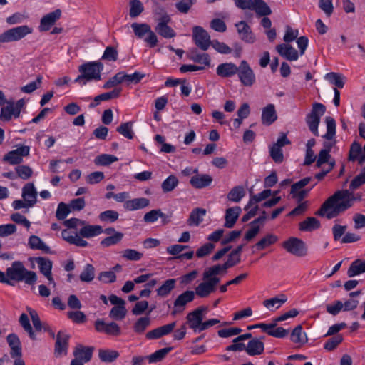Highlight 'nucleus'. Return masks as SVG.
<instances>
[{
  "label": "nucleus",
  "instance_id": "2f4dec72",
  "mask_svg": "<svg viewBox=\"0 0 365 365\" xmlns=\"http://www.w3.org/2000/svg\"><path fill=\"white\" fill-rule=\"evenodd\" d=\"M79 235L82 237L90 238L103 233V227L101 225H85L79 230Z\"/></svg>",
  "mask_w": 365,
  "mask_h": 365
},
{
  "label": "nucleus",
  "instance_id": "864d4df0",
  "mask_svg": "<svg viewBox=\"0 0 365 365\" xmlns=\"http://www.w3.org/2000/svg\"><path fill=\"white\" fill-rule=\"evenodd\" d=\"M118 160V158L113 155L101 154L96 157L94 163L96 165L108 166Z\"/></svg>",
  "mask_w": 365,
  "mask_h": 365
},
{
  "label": "nucleus",
  "instance_id": "a211bd4d",
  "mask_svg": "<svg viewBox=\"0 0 365 365\" xmlns=\"http://www.w3.org/2000/svg\"><path fill=\"white\" fill-rule=\"evenodd\" d=\"M207 309L205 307H200L187 316V322L195 332H197L203 319V312Z\"/></svg>",
  "mask_w": 365,
  "mask_h": 365
},
{
  "label": "nucleus",
  "instance_id": "39448f33",
  "mask_svg": "<svg viewBox=\"0 0 365 365\" xmlns=\"http://www.w3.org/2000/svg\"><path fill=\"white\" fill-rule=\"evenodd\" d=\"M228 351H245L250 356L260 355L264 352V344L260 339L253 338L248 341L247 346L245 344H233L226 347Z\"/></svg>",
  "mask_w": 365,
  "mask_h": 365
},
{
  "label": "nucleus",
  "instance_id": "f257e3e1",
  "mask_svg": "<svg viewBox=\"0 0 365 365\" xmlns=\"http://www.w3.org/2000/svg\"><path fill=\"white\" fill-rule=\"evenodd\" d=\"M356 198L349 190H337L328 197L315 212V215L330 220L339 216L341 213L351 207Z\"/></svg>",
  "mask_w": 365,
  "mask_h": 365
},
{
  "label": "nucleus",
  "instance_id": "cd10ccee",
  "mask_svg": "<svg viewBox=\"0 0 365 365\" xmlns=\"http://www.w3.org/2000/svg\"><path fill=\"white\" fill-rule=\"evenodd\" d=\"M149 205L150 200L148 198L139 197L126 200L124 203V208L127 210L133 211L145 208Z\"/></svg>",
  "mask_w": 365,
  "mask_h": 365
},
{
  "label": "nucleus",
  "instance_id": "f3484780",
  "mask_svg": "<svg viewBox=\"0 0 365 365\" xmlns=\"http://www.w3.org/2000/svg\"><path fill=\"white\" fill-rule=\"evenodd\" d=\"M194 299L195 292L192 290H187L178 295L173 303L175 310L172 312V314L175 315L177 312H182L186 304L192 302Z\"/></svg>",
  "mask_w": 365,
  "mask_h": 365
},
{
  "label": "nucleus",
  "instance_id": "c756f323",
  "mask_svg": "<svg viewBox=\"0 0 365 365\" xmlns=\"http://www.w3.org/2000/svg\"><path fill=\"white\" fill-rule=\"evenodd\" d=\"M188 58L192 61L204 64L205 66H210V57L207 53H200L198 52L197 48H191L187 53Z\"/></svg>",
  "mask_w": 365,
  "mask_h": 365
},
{
  "label": "nucleus",
  "instance_id": "20e7f679",
  "mask_svg": "<svg viewBox=\"0 0 365 365\" xmlns=\"http://www.w3.org/2000/svg\"><path fill=\"white\" fill-rule=\"evenodd\" d=\"M155 13L160 15L155 27V32L165 38H172L176 36V32L168 24L171 21L170 16L163 7H158Z\"/></svg>",
  "mask_w": 365,
  "mask_h": 365
},
{
  "label": "nucleus",
  "instance_id": "1a4fd4ad",
  "mask_svg": "<svg viewBox=\"0 0 365 365\" xmlns=\"http://www.w3.org/2000/svg\"><path fill=\"white\" fill-rule=\"evenodd\" d=\"M282 247L288 252L297 257H304L307 254V247L305 242L297 237H289L282 243Z\"/></svg>",
  "mask_w": 365,
  "mask_h": 365
},
{
  "label": "nucleus",
  "instance_id": "6e6552de",
  "mask_svg": "<svg viewBox=\"0 0 365 365\" xmlns=\"http://www.w3.org/2000/svg\"><path fill=\"white\" fill-rule=\"evenodd\" d=\"M32 29L27 25H22L9 29L0 34V43L17 41L32 33Z\"/></svg>",
  "mask_w": 365,
  "mask_h": 365
},
{
  "label": "nucleus",
  "instance_id": "ea45409f",
  "mask_svg": "<svg viewBox=\"0 0 365 365\" xmlns=\"http://www.w3.org/2000/svg\"><path fill=\"white\" fill-rule=\"evenodd\" d=\"M278 237L272 233L266 235L259 242L255 244V247L258 250H263L266 247L275 244L278 241Z\"/></svg>",
  "mask_w": 365,
  "mask_h": 365
},
{
  "label": "nucleus",
  "instance_id": "393cba45",
  "mask_svg": "<svg viewBox=\"0 0 365 365\" xmlns=\"http://www.w3.org/2000/svg\"><path fill=\"white\" fill-rule=\"evenodd\" d=\"M277 119L275 107L273 104H268L262 109V123L265 125H272Z\"/></svg>",
  "mask_w": 365,
  "mask_h": 365
},
{
  "label": "nucleus",
  "instance_id": "bf43d9fd",
  "mask_svg": "<svg viewBox=\"0 0 365 365\" xmlns=\"http://www.w3.org/2000/svg\"><path fill=\"white\" fill-rule=\"evenodd\" d=\"M118 58V51L113 46H107L101 56V60L115 62Z\"/></svg>",
  "mask_w": 365,
  "mask_h": 365
},
{
  "label": "nucleus",
  "instance_id": "37998d69",
  "mask_svg": "<svg viewBox=\"0 0 365 365\" xmlns=\"http://www.w3.org/2000/svg\"><path fill=\"white\" fill-rule=\"evenodd\" d=\"M245 195V191L242 186H235L228 192L227 198L228 200L239 202Z\"/></svg>",
  "mask_w": 365,
  "mask_h": 365
},
{
  "label": "nucleus",
  "instance_id": "49530a36",
  "mask_svg": "<svg viewBox=\"0 0 365 365\" xmlns=\"http://www.w3.org/2000/svg\"><path fill=\"white\" fill-rule=\"evenodd\" d=\"M6 106H4L1 109L0 119L4 121H9L11 119L12 116L15 117V110L14 109V102L6 101Z\"/></svg>",
  "mask_w": 365,
  "mask_h": 365
},
{
  "label": "nucleus",
  "instance_id": "dca6fc26",
  "mask_svg": "<svg viewBox=\"0 0 365 365\" xmlns=\"http://www.w3.org/2000/svg\"><path fill=\"white\" fill-rule=\"evenodd\" d=\"M61 16V10L59 9H57L55 11L46 14L41 18L40 21V25L38 27L39 31H49L51 27L56 23V21L60 19Z\"/></svg>",
  "mask_w": 365,
  "mask_h": 365
},
{
  "label": "nucleus",
  "instance_id": "774afa93",
  "mask_svg": "<svg viewBox=\"0 0 365 365\" xmlns=\"http://www.w3.org/2000/svg\"><path fill=\"white\" fill-rule=\"evenodd\" d=\"M17 177L28 180L32 176L33 170L29 165H18L15 168Z\"/></svg>",
  "mask_w": 365,
  "mask_h": 365
},
{
  "label": "nucleus",
  "instance_id": "9b49d317",
  "mask_svg": "<svg viewBox=\"0 0 365 365\" xmlns=\"http://www.w3.org/2000/svg\"><path fill=\"white\" fill-rule=\"evenodd\" d=\"M237 72L241 83L245 86H252L256 81L255 74L245 60H242Z\"/></svg>",
  "mask_w": 365,
  "mask_h": 365
},
{
  "label": "nucleus",
  "instance_id": "4d7b16f0",
  "mask_svg": "<svg viewBox=\"0 0 365 365\" xmlns=\"http://www.w3.org/2000/svg\"><path fill=\"white\" fill-rule=\"evenodd\" d=\"M129 15L131 18L138 16L144 10L143 5L140 0H130Z\"/></svg>",
  "mask_w": 365,
  "mask_h": 365
},
{
  "label": "nucleus",
  "instance_id": "72a5a7b5",
  "mask_svg": "<svg viewBox=\"0 0 365 365\" xmlns=\"http://www.w3.org/2000/svg\"><path fill=\"white\" fill-rule=\"evenodd\" d=\"M252 10L255 11L259 17L269 16L272 14L270 7L264 0H254Z\"/></svg>",
  "mask_w": 365,
  "mask_h": 365
},
{
  "label": "nucleus",
  "instance_id": "e2e57ef3",
  "mask_svg": "<svg viewBox=\"0 0 365 365\" xmlns=\"http://www.w3.org/2000/svg\"><path fill=\"white\" fill-rule=\"evenodd\" d=\"M302 326L301 324L297 325L291 332L290 339L294 343H302L304 344L307 341L306 334L304 333L305 338L302 336Z\"/></svg>",
  "mask_w": 365,
  "mask_h": 365
},
{
  "label": "nucleus",
  "instance_id": "4468645a",
  "mask_svg": "<svg viewBox=\"0 0 365 365\" xmlns=\"http://www.w3.org/2000/svg\"><path fill=\"white\" fill-rule=\"evenodd\" d=\"M235 26L241 41L248 44H252L256 41L255 35L245 21H240L236 23Z\"/></svg>",
  "mask_w": 365,
  "mask_h": 365
},
{
  "label": "nucleus",
  "instance_id": "ddd939ff",
  "mask_svg": "<svg viewBox=\"0 0 365 365\" xmlns=\"http://www.w3.org/2000/svg\"><path fill=\"white\" fill-rule=\"evenodd\" d=\"M95 329L97 331L104 333L112 336H118L121 334L120 327L114 322L106 323L103 319H98L95 322Z\"/></svg>",
  "mask_w": 365,
  "mask_h": 365
},
{
  "label": "nucleus",
  "instance_id": "680f3d73",
  "mask_svg": "<svg viewBox=\"0 0 365 365\" xmlns=\"http://www.w3.org/2000/svg\"><path fill=\"white\" fill-rule=\"evenodd\" d=\"M95 277V269L91 264H87L80 274V279L82 282H90Z\"/></svg>",
  "mask_w": 365,
  "mask_h": 365
},
{
  "label": "nucleus",
  "instance_id": "4be33fe9",
  "mask_svg": "<svg viewBox=\"0 0 365 365\" xmlns=\"http://www.w3.org/2000/svg\"><path fill=\"white\" fill-rule=\"evenodd\" d=\"M213 179L208 174H202L192 176L190 180V185L196 189H202L211 185Z\"/></svg>",
  "mask_w": 365,
  "mask_h": 365
},
{
  "label": "nucleus",
  "instance_id": "7ed1b4c3",
  "mask_svg": "<svg viewBox=\"0 0 365 365\" xmlns=\"http://www.w3.org/2000/svg\"><path fill=\"white\" fill-rule=\"evenodd\" d=\"M6 274L10 280V283L24 281L29 285H34L37 280L36 274L33 271L26 269L20 261L14 262L11 266L6 269Z\"/></svg>",
  "mask_w": 365,
  "mask_h": 365
},
{
  "label": "nucleus",
  "instance_id": "09e8293b",
  "mask_svg": "<svg viewBox=\"0 0 365 365\" xmlns=\"http://www.w3.org/2000/svg\"><path fill=\"white\" fill-rule=\"evenodd\" d=\"M172 349L173 347H166L155 351L150 356H147L149 363H157L161 361Z\"/></svg>",
  "mask_w": 365,
  "mask_h": 365
},
{
  "label": "nucleus",
  "instance_id": "79ce46f5",
  "mask_svg": "<svg viewBox=\"0 0 365 365\" xmlns=\"http://www.w3.org/2000/svg\"><path fill=\"white\" fill-rule=\"evenodd\" d=\"M325 123L327 125V133L322 137L326 140H331L336 135V121L332 117L327 116L325 118Z\"/></svg>",
  "mask_w": 365,
  "mask_h": 365
},
{
  "label": "nucleus",
  "instance_id": "de8ad7c7",
  "mask_svg": "<svg viewBox=\"0 0 365 365\" xmlns=\"http://www.w3.org/2000/svg\"><path fill=\"white\" fill-rule=\"evenodd\" d=\"M19 323L24 328V331L29 334L30 339L32 340H36V334L33 330V328L30 324L29 317L26 314L23 313L21 314L19 317Z\"/></svg>",
  "mask_w": 365,
  "mask_h": 365
},
{
  "label": "nucleus",
  "instance_id": "f8f14e48",
  "mask_svg": "<svg viewBox=\"0 0 365 365\" xmlns=\"http://www.w3.org/2000/svg\"><path fill=\"white\" fill-rule=\"evenodd\" d=\"M30 148L27 145H21L16 150L9 151L6 154L3 160L11 165H19L23 161V157L29 155Z\"/></svg>",
  "mask_w": 365,
  "mask_h": 365
},
{
  "label": "nucleus",
  "instance_id": "0eeeda50",
  "mask_svg": "<svg viewBox=\"0 0 365 365\" xmlns=\"http://www.w3.org/2000/svg\"><path fill=\"white\" fill-rule=\"evenodd\" d=\"M131 28L135 35L138 38H143L145 34H148V36L145 38V41L148 43L149 47L154 48L157 46L158 42V37L155 33L151 30L149 24L145 23H133Z\"/></svg>",
  "mask_w": 365,
  "mask_h": 365
},
{
  "label": "nucleus",
  "instance_id": "7c9ffc66",
  "mask_svg": "<svg viewBox=\"0 0 365 365\" xmlns=\"http://www.w3.org/2000/svg\"><path fill=\"white\" fill-rule=\"evenodd\" d=\"M320 227V221L314 217H308L299 224V230L303 232H312Z\"/></svg>",
  "mask_w": 365,
  "mask_h": 365
},
{
  "label": "nucleus",
  "instance_id": "412c9836",
  "mask_svg": "<svg viewBox=\"0 0 365 365\" xmlns=\"http://www.w3.org/2000/svg\"><path fill=\"white\" fill-rule=\"evenodd\" d=\"M279 54L288 61H296L299 58L298 51L289 44L282 43L276 46Z\"/></svg>",
  "mask_w": 365,
  "mask_h": 365
},
{
  "label": "nucleus",
  "instance_id": "2eb2a0df",
  "mask_svg": "<svg viewBox=\"0 0 365 365\" xmlns=\"http://www.w3.org/2000/svg\"><path fill=\"white\" fill-rule=\"evenodd\" d=\"M69 338V335L64 331H59L58 332L54 347V356L56 358L61 356L63 354H67Z\"/></svg>",
  "mask_w": 365,
  "mask_h": 365
},
{
  "label": "nucleus",
  "instance_id": "423d86ee",
  "mask_svg": "<svg viewBox=\"0 0 365 365\" xmlns=\"http://www.w3.org/2000/svg\"><path fill=\"white\" fill-rule=\"evenodd\" d=\"M326 111V107L321 103H314L312 105V111L306 117V123L309 130L315 135L319 136L318 127L320 118Z\"/></svg>",
  "mask_w": 365,
  "mask_h": 365
},
{
  "label": "nucleus",
  "instance_id": "4c0bfd02",
  "mask_svg": "<svg viewBox=\"0 0 365 365\" xmlns=\"http://www.w3.org/2000/svg\"><path fill=\"white\" fill-rule=\"evenodd\" d=\"M179 184V180L175 175H170L162 184L161 189L163 193H168L175 190Z\"/></svg>",
  "mask_w": 365,
  "mask_h": 365
},
{
  "label": "nucleus",
  "instance_id": "bb28decb",
  "mask_svg": "<svg viewBox=\"0 0 365 365\" xmlns=\"http://www.w3.org/2000/svg\"><path fill=\"white\" fill-rule=\"evenodd\" d=\"M121 91H122V89L120 88H115L110 92L103 93L98 96H96L94 98V101L89 104V108H95L100 103L101 101H105L110 100L112 98H118L120 95Z\"/></svg>",
  "mask_w": 365,
  "mask_h": 365
},
{
  "label": "nucleus",
  "instance_id": "13d9d810",
  "mask_svg": "<svg viewBox=\"0 0 365 365\" xmlns=\"http://www.w3.org/2000/svg\"><path fill=\"white\" fill-rule=\"evenodd\" d=\"M127 310L125 304L114 306L109 313V317L113 319L121 320L125 318Z\"/></svg>",
  "mask_w": 365,
  "mask_h": 365
},
{
  "label": "nucleus",
  "instance_id": "052dcab7",
  "mask_svg": "<svg viewBox=\"0 0 365 365\" xmlns=\"http://www.w3.org/2000/svg\"><path fill=\"white\" fill-rule=\"evenodd\" d=\"M167 217V215L163 213L160 209L152 210L145 214L143 220L147 223L155 222L158 218Z\"/></svg>",
  "mask_w": 365,
  "mask_h": 365
},
{
  "label": "nucleus",
  "instance_id": "58836bf2",
  "mask_svg": "<svg viewBox=\"0 0 365 365\" xmlns=\"http://www.w3.org/2000/svg\"><path fill=\"white\" fill-rule=\"evenodd\" d=\"M206 214V210L203 208H195L194 209L187 220V224L189 225H199L203 220V217Z\"/></svg>",
  "mask_w": 365,
  "mask_h": 365
},
{
  "label": "nucleus",
  "instance_id": "9d476101",
  "mask_svg": "<svg viewBox=\"0 0 365 365\" xmlns=\"http://www.w3.org/2000/svg\"><path fill=\"white\" fill-rule=\"evenodd\" d=\"M192 40L197 48L203 51L208 50L212 44L210 36L202 26H195L192 29Z\"/></svg>",
  "mask_w": 365,
  "mask_h": 365
},
{
  "label": "nucleus",
  "instance_id": "f704fd0d",
  "mask_svg": "<svg viewBox=\"0 0 365 365\" xmlns=\"http://www.w3.org/2000/svg\"><path fill=\"white\" fill-rule=\"evenodd\" d=\"M28 245L32 250H38L45 253L50 252V247L37 235H31L29 238Z\"/></svg>",
  "mask_w": 365,
  "mask_h": 365
},
{
  "label": "nucleus",
  "instance_id": "e433bc0d",
  "mask_svg": "<svg viewBox=\"0 0 365 365\" xmlns=\"http://www.w3.org/2000/svg\"><path fill=\"white\" fill-rule=\"evenodd\" d=\"M119 352L113 349H99V359L105 363H112L115 361L119 356Z\"/></svg>",
  "mask_w": 365,
  "mask_h": 365
},
{
  "label": "nucleus",
  "instance_id": "603ef678",
  "mask_svg": "<svg viewBox=\"0 0 365 365\" xmlns=\"http://www.w3.org/2000/svg\"><path fill=\"white\" fill-rule=\"evenodd\" d=\"M149 317H143L139 318L133 326V330L137 334H143L150 324Z\"/></svg>",
  "mask_w": 365,
  "mask_h": 365
},
{
  "label": "nucleus",
  "instance_id": "c85d7f7f",
  "mask_svg": "<svg viewBox=\"0 0 365 365\" xmlns=\"http://www.w3.org/2000/svg\"><path fill=\"white\" fill-rule=\"evenodd\" d=\"M363 273H365V260L361 259H356L353 261L347 270V276L349 278Z\"/></svg>",
  "mask_w": 365,
  "mask_h": 365
},
{
  "label": "nucleus",
  "instance_id": "5fc2aeb1",
  "mask_svg": "<svg viewBox=\"0 0 365 365\" xmlns=\"http://www.w3.org/2000/svg\"><path fill=\"white\" fill-rule=\"evenodd\" d=\"M123 236V233L115 232L114 235L107 237L101 240V245L105 247L116 245L122 240Z\"/></svg>",
  "mask_w": 365,
  "mask_h": 365
},
{
  "label": "nucleus",
  "instance_id": "b1692460",
  "mask_svg": "<svg viewBox=\"0 0 365 365\" xmlns=\"http://www.w3.org/2000/svg\"><path fill=\"white\" fill-rule=\"evenodd\" d=\"M239 68L233 63H223L216 69L217 74L222 78L231 77L237 73Z\"/></svg>",
  "mask_w": 365,
  "mask_h": 365
},
{
  "label": "nucleus",
  "instance_id": "338daca9",
  "mask_svg": "<svg viewBox=\"0 0 365 365\" xmlns=\"http://www.w3.org/2000/svg\"><path fill=\"white\" fill-rule=\"evenodd\" d=\"M344 338L341 334H336L329 338L324 344V349L327 351L334 350L339 344H340Z\"/></svg>",
  "mask_w": 365,
  "mask_h": 365
},
{
  "label": "nucleus",
  "instance_id": "6e6d98bb",
  "mask_svg": "<svg viewBox=\"0 0 365 365\" xmlns=\"http://www.w3.org/2000/svg\"><path fill=\"white\" fill-rule=\"evenodd\" d=\"M36 262L38 265L40 272L43 275H49L52 269V262L51 260L42 257L36 258Z\"/></svg>",
  "mask_w": 365,
  "mask_h": 365
},
{
  "label": "nucleus",
  "instance_id": "c9c22d12",
  "mask_svg": "<svg viewBox=\"0 0 365 365\" xmlns=\"http://www.w3.org/2000/svg\"><path fill=\"white\" fill-rule=\"evenodd\" d=\"M272 195V190L269 189L264 190L262 192L257 195H250V198L247 204L245 206L244 210H247L254 205L268 198Z\"/></svg>",
  "mask_w": 365,
  "mask_h": 365
},
{
  "label": "nucleus",
  "instance_id": "5701e85b",
  "mask_svg": "<svg viewBox=\"0 0 365 365\" xmlns=\"http://www.w3.org/2000/svg\"><path fill=\"white\" fill-rule=\"evenodd\" d=\"M37 195L36 189L32 182L26 184L22 188V197L30 206H34L36 203Z\"/></svg>",
  "mask_w": 365,
  "mask_h": 365
},
{
  "label": "nucleus",
  "instance_id": "aec40b11",
  "mask_svg": "<svg viewBox=\"0 0 365 365\" xmlns=\"http://www.w3.org/2000/svg\"><path fill=\"white\" fill-rule=\"evenodd\" d=\"M94 348L93 346H84L83 345H78L73 351V355L76 359L81 362L87 363L91 361Z\"/></svg>",
  "mask_w": 365,
  "mask_h": 365
},
{
  "label": "nucleus",
  "instance_id": "a878e982",
  "mask_svg": "<svg viewBox=\"0 0 365 365\" xmlns=\"http://www.w3.org/2000/svg\"><path fill=\"white\" fill-rule=\"evenodd\" d=\"M242 210L240 207L235 206L233 207H230L226 210L225 212V222L224 226L227 228H232L234 227L236 223L238 217L241 212Z\"/></svg>",
  "mask_w": 365,
  "mask_h": 365
},
{
  "label": "nucleus",
  "instance_id": "473e14b6",
  "mask_svg": "<svg viewBox=\"0 0 365 365\" xmlns=\"http://www.w3.org/2000/svg\"><path fill=\"white\" fill-rule=\"evenodd\" d=\"M176 279H168L163 282L162 285L156 289L157 295L160 297H166L175 288Z\"/></svg>",
  "mask_w": 365,
  "mask_h": 365
},
{
  "label": "nucleus",
  "instance_id": "0e129e2a",
  "mask_svg": "<svg viewBox=\"0 0 365 365\" xmlns=\"http://www.w3.org/2000/svg\"><path fill=\"white\" fill-rule=\"evenodd\" d=\"M269 155L276 163H281L284 160L283 151L281 147L273 144L269 148Z\"/></svg>",
  "mask_w": 365,
  "mask_h": 365
},
{
  "label": "nucleus",
  "instance_id": "6ab92c4d",
  "mask_svg": "<svg viewBox=\"0 0 365 365\" xmlns=\"http://www.w3.org/2000/svg\"><path fill=\"white\" fill-rule=\"evenodd\" d=\"M9 346L11 349L10 355L11 358L21 357L22 348L19 336L14 334H9L6 337Z\"/></svg>",
  "mask_w": 365,
  "mask_h": 365
},
{
  "label": "nucleus",
  "instance_id": "a19ab883",
  "mask_svg": "<svg viewBox=\"0 0 365 365\" xmlns=\"http://www.w3.org/2000/svg\"><path fill=\"white\" fill-rule=\"evenodd\" d=\"M324 78L330 83L334 85L336 88H342L344 86V76L339 73L330 72L325 75Z\"/></svg>",
  "mask_w": 365,
  "mask_h": 365
},
{
  "label": "nucleus",
  "instance_id": "f03ea898",
  "mask_svg": "<svg viewBox=\"0 0 365 365\" xmlns=\"http://www.w3.org/2000/svg\"><path fill=\"white\" fill-rule=\"evenodd\" d=\"M103 68V63L99 61L84 63L79 66L78 71L81 74L75 78L74 82L85 86L87 82L100 81Z\"/></svg>",
  "mask_w": 365,
  "mask_h": 365
},
{
  "label": "nucleus",
  "instance_id": "69168bd1",
  "mask_svg": "<svg viewBox=\"0 0 365 365\" xmlns=\"http://www.w3.org/2000/svg\"><path fill=\"white\" fill-rule=\"evenodd\" d=\"M123 71L117 73L114 76L109 78L103 86V88L109 89L124 82Z\"/></svg>",
  "mask_w": 365,
  "mask_h": 365
},
{
  "label": "nucleus",
  "instance_id": "a18cd8bd",
  "mask_svg": "<svg viewBox=\"0 0 365 365\" xmlns=\"http://www.w3.org/2000/svg\"><path fill=\"white\" fill-rule=\"evenodd\" d=\"M287 301V297L285 294H280L279 297H275L271 299H266L263 302V305L267 309H270L271 307L276 306V309H279L283 304Z\"/></svg>",
  "mask_w": 365,
  "mask_h": 365
},
{
  "label": "nucleus",
  "instance_id": "3c124183",
  "mask_svg": "<svg viewBox=\"0 0 365 365\" xmlns=\"http://www.w3.org/2000/svg\"><path fill=\"white\" fill-rule=\"evenodd\" d=\"M227 268L224 267V263L223 264H217L215 265H213L209 268H207L204 272H203V278H208L210 277L217 276L220 274V273H226L227 272Z\"/></svg>",
  "mask_w": 365,
  "mask_h": 365
},
{
  "label": "nucleus",
  "instance_id": "8fccbe9b",
  "mask_svg": "<svg viewBox=\"0 0 365 365\" xmlns=\"http://www.w3.org/2000/svg\"><path fill=\"white\" fill-rule=\"evenodd\" d=\"M132 127L133 122L129 121L123 123L116 128V131L125 138L131 140L134 138V133L132 130Z\"/></svg>",
  "mask_w": 365,
  "mask_h": 365
},
{
  "label": "nucleus",
  "instance_id": "c03bdc74",
  "mask_svg": "<svg viewBox=\"0 0 365 365\" xmlns=\"http://www.w3.org/2000/svg\"><path fill=\"white\" fill-rule=\"evenodd\" d=\"M216 288H212L207 282L200 283L195 288V294L198 297L205 298L208 297L211 293L215 291Z\"/></svg>",
  "mask_w": 365,
  "mask_h": 365
}]
</instances>
